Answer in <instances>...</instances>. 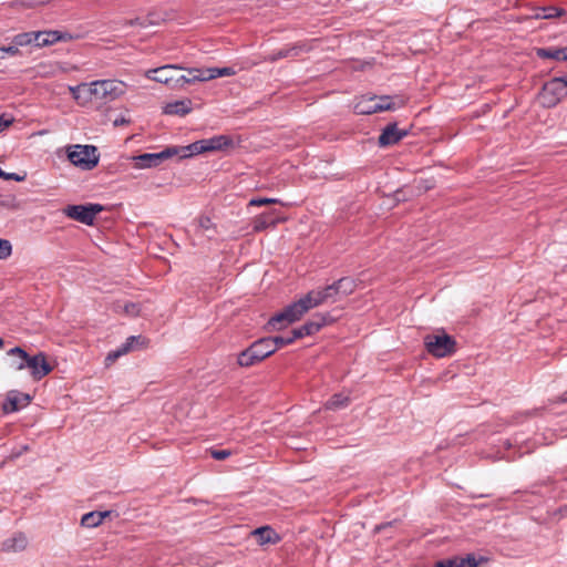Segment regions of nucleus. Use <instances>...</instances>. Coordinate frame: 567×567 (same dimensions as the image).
Returning a JSON list of instances; mask_svg holds the SVG:
<instances>
[{
  "mask_svg": "<svg viewBox=\"0 0 567 567\" xmlns=\"http://www.w3.org/2000/svg\"><path fill=\"white\" fill-rule=\"evenodd\" d=\"M560 78H561V80H563V82L565 84V89L567 91V75L566 76H560Z\"/></svg>",
  "mask_w": 567,
  "mask_h": 567,
  "instance_id": "obj_47",
  "label": "nucleus"
},
{
  "mask_svg": "<svg viewBox=\"0 0 567 567\" xmlns=\"http://www.w3.org/2000/svg\"><path fill=\"white\" fill-rule=\"evenodd\" d=\"M251 535L257 538L259 545L277 544L280 542V536L270 526H261L251 532Z\"/></svg>",
  "mask_w": 567,
  "mask_h": 567,
  "instance_id": "obj_18",
  "label": "nucleus"
},
{
  "mask_svg": "<svg viewBox=\"0 0 567 567\" xmlns=\"http://www.w3.org/2000/svg\"><path fill=\"white\" fill-rule=\"evenodd\" d=\"M3 344H4V342H3V340L0 338V349H2V348H3Z\"/></svg>",
  "mask_w": 567,
  "mask_h": 567,
  "instance_id": "obj_50",
  "label": "nucleus"
},
{
  "mask_svg": "<svg viewBox=\"0 0 567 567\" xmlns=\"http://www.w3.org/2000/svg\"><path fill=\"white\" fill-rule=\"evenodd\" d=\"M279 203V199L277 198H254L249 202L250 206H261V205H268V204H277Z\"/></svg>",
  "mask_w": 567,
  "mask_h": 567,
  "instance_id": "obj_42",
  "label": "nucleus"
},
{
  "mask_svg": "<svg viewBox=\"0 0 567 567\" xmlns=\"http://www.w3.org/2000/svg\"><path fill=\"white\" fill-rule=\"evenodd\" d=\"M250 348L255 354V359H259V361L266 359L275 352L272 341H270L268 338H261L255 341Z\"/></svg>",
  "mask_w": 567,
  "mask_h": 567,
  "instance_id": "obj_20",
  "label": "nucleus"
},
{
  "mask_svg": "<svg viewBox=\"0 0 567 567\" xmlns=\"http://www.w3.org/2000/svg\"><path fill=\"white\" fill-rule=\"evenodd\" d=\"M7 355L10 358L9 367L13 370H24L27 369V362L29 354L20 347H14L7 352Z\"/></svg>",
  "mask_w": 567,
  "mask_h": 567,
  "instance_id": "obj_17",
  "label": "nucleus"
},
{
  "mask_svg": "<svg viewBox=\"0 0 567 567\" xmlns=\"http://www.w3.org/2000/svg\"><path fill=\"white\" fill-rule=\"evenodd\" d=\"M269 224H270V221L268 220L267 216L261 215L255 219L254 229L256 231H261V230L266 229Z\"/></svg>",
  "mask_w": 567,
  "mask_h": 567,
  "instance_id": "obj_38",
  "label": "nucleus"
},
{
  "mask_svg": "<svg viewBox=\"0 0 567 567\" xmlns=\"http://www.w3.org/2000/svg\"><path fill=\"white\" fill-rule=\"evenodd\" d=\"M12 254V245L7 239H0V259H7Z\"/></svg>",
  "mask_w": 567,
  "mask_h": 567,
  "instance_id": "obj_35",
  "label": "nucleus"
},
{
  "mask_svg": "<svg viewBox=\"0 0 567 567\" xmlns=\"http://www.w3.org/2000/svg\"><path fill=\"white\" fill-rule=\"evenodd\" d=\"M111 514V512H90L82 516L81 525L87 528L97 527Z\"/></svg>",
  "mask_w": 567,
  "mask_h": 567,
  "instance_id": "obj_24",
  "label": "nucleus"
},
{
  "mask_svg": "<svg viewBox=\"0 0 567 567\" xmlns=\"http://www.w3.org/2000/svg\"><path fill=\"white\" fill-rule=\"evenodd\" d=\"M192 111V101L189 99H183L167 103L164 106V113L167 115H186Z\"/></svg>",
  "mask_w": 567,
  "mask_h": 567,
  "instance_id": "obj_21",
  "label": "nucleus"
},
{
  "mask_svg": "<svg viewBox=\"0 0 567 567\" xmlns=\"http://www.w3.org/2000/svg\"><path fill=\"white\" fill-rule=\"evenodd\" d=\"M130 124V120L126 118L125 116L121 115V116H117L114 121H113V125L114 126H123V125H127Z\"/></svg>",
  "mask_w": 567,
  "mask_h": 567,
  "instance_id": "obj_46",
  "label": "nucleus"
},
{
  "mask_svg": "<svg viewBox=\"0 0 567 567\" xmlns=\"http://www.w3.org/2000/svg\"><path fill=\"white\" fill-rule=\"evenodd\" d=\"M567 91L565 89V84L561 78H554L548 81L544 87L542 93L543 103L546 106L556 105L565 95Z\"/></svg>",
  "mask_w": 567,
  "mask_h": 567,
  "instance_id": "obj_9",
  "label": "nucleus"
},
{
  "mask_svg": "<svg viewBox=\"0 0 567 567\" xmlns=\"http://www.w3.org/2000/svg\"><path fill=\"white\" fill-rule=\"evenodd\" d=\"M102 210L103 207L100 204H89L70 205L64 209V213L69 218H72L85 225H93L96 215Z\"/></svg>",
  "mask_w": 567,
  "mask_h": 567,
  "instance_id": "obj_7",
  "label": "nucleus"
},
{
  "mask_svg": "<svg viewBox=\"0 0 567 567\" xmlns=\"http://www.w3.org/2000/svg\"><path fill=\"white\" fill-rule=\"evenodd\" d=\"M124 354H126V349H123V347L121 346L116 350H113V351L109 352L106 358H105V361H106L107 364H111V363L115 362L120 357H122Z\"/></svg>",
  "mask_w": 567,
  "mask_h": 567,
  "instance_id": "obj_36",
  "label": "nucleus"
},
{
  "mask_svg": "<svg viewBox=\"0 0 567 567\" xmlns=\"http://www.w3.org/2000/svg\"><path fill=\"white\" fill-rule=\"evenodd\" d=\"M210 454L213 458L221 461L229 457L231 452L229 450H213Z\"/></svg>",
  "mask_w": 567,
  "mask_h": 567,
  "instance_id": "obj_43",
  "label": "nucleus"
},
{
  "mask_svg": "<svg viewBox=\"0 0 567 567\" xmlns=\"http://www.w3.org/2000/svg\"><path fill=\"white\" fill-rule=\"evenodd\" d=\"M198 229L203 233H214L215 226L209 217L202 216L198 219Z\"/></svg>",
  "mask_w": 567,
  "mask_h": 567,
  "instance_id": "obj_34",
  "label": "nucleus"
},
{
  "mask_svg": "<svg viewBox=\"0 0 567 567\" xmlns=\"http://www.w3.org/2000/svg\"><path fill=\"white\" fill-rule=\"evenodd\" d=\"M20 54V50L13 43L9 47H0V59H4L6 55L17 56Z\"/></svg>",
  "mask_w": 567,
  "mask_h": 567,
  "instance_id": "obj_37",
  "label": "nucleus"
},
{
  "mask_svg": "<svg viewBox=\"0 0 567 567\" xmlns=\"http://www.w3.org/2000/svg\"><path fill=\"white\" fill-rule=\"evenodd\" d=\"M505 444H506L507 447L512 446V443L508 440L505 441Z\"/></svg>",
  "mask_w": 567,
  "mask_h": 567,
  "instance_id": "obj_49",
  "label": "nucleus"
},
{
  "mask_svg": "<svg viewBox=\"0 0 567 567\" xmlns=\"http://www.w3.org/2000/svg\"><path fill=\"white\" fill-rule=\"evenodd\" d=\"M233 145L228 135H216L210 138L196 141L187 146L179 147L181 158L190 157L206 152L223 151Z\"/></svg>",
  "mask_w": 567,
  "mask_h": 567,
  "instance_id": "obj_3",
  "label": "nucleus"
},
{
  "mask_svg": "<svg viewBox=\"0 0 567 567\" xmlns=\"http://www.w3.org/2000/svg\"><path fill=\"white\" fill-rule=\"evenodd\" d=\"M69 161L82 169H93L99 163L97 148L93 145H72L68 148Z\"/></svg>",
  "mask_w": 567,
  "mask_h": 567,
  "instance_id": "obj_4",
  "label": "nucleus"
},
{
  "mask_svg": "<svg viewBox=\"0 0 567 567\" xmlns=\"http://www.w3.org/2000/svg\"><path fill=\"white\" fill-rule=\"evenodd\" d=\"M268 339L270 341H272L274 351H276L279 348H282L285 346L292 343L297 338H293V331H292L291 336H289V337H269Z\"/></svg>",
  "mask_w": 567,
  "mask_h": 567,
  "instance_id": "obj_33",
  "label": "nucleus"
},
{
  "mask_svg": "<svg viewBox=\"0 0 567 567\" xmlns=\"http://www.w3.org/2000/svg\"><path fill=\"white\" fill-rule=\"evenodd\" d=\"M406 134L408 131L400 130L395 123L389 124L382 130V133L379 136V144L380 146L396 144L406 136Z\"/></svg>",
  "mask_w": 567,
  "mask_h": 567,
  "instance_id": "obj_14",
  "label": "nucleus"
},
{
  "mask_svg": "<svg viewBox=\"0 0 567 567\" xmlns=\"http://www.w3.org/2000/svg\"><path fill=\"white\" fill-rule=\"evenodd\" d=\"M537 55L544 59L567 61V47L561 49H538Z\"/></svg>",
  "mask_w": 567,
  "mask_h": 567,
  "instance_id": "obj_25",
  "label": "nucleus"
},
{
  "mask_svg": "<svg viewBox=\"0 0 567 567\" xmlns=\"http://www.w3.org/2000/svg\"><path fill=\"white\" fill-rule=\"evenodd\" d=\"M12 43L17 45V49H19L20 47L35 44L34 31L16 34L12 38Z\"/></svg>",
  "mask_w": 567,
  "mask_h": 567,
  "instance_id": "obj_28",
  "label": "nucleus"
},
{
  "mask_svg": "<svg viewBox=\"0 0 567 567\" xmlns=\"http://www.w3.org/2000/svg\"><path fill=\"white\" fill-rule=\"evenodd\" d=\"M424 346L430 354L444 358L455 352V340L445 332L429 334L424 338Z\"/></svg>",
  "mask_w": 567,
  "mask_h": 567,
  "instance_id": "obj_5",
  "label": "nucleus"
},
{
  "mask_svg": "<svg viewBox=\"0 0 567 567\" xmlns=\"http://www.w3.org/2000/svg\"><path fill=\"white\" fill-rule=\"evenodd\" d=\"M13 122L12 117H6L4 115H0V133L8 128Z\"/></svg>",
  "mask_w": 567,
  "mask_h": 567,
  "instance_id": "obj_45",
  "label": "nucleus"
},
{
  "mask_svg": "<svg viewBox=\"0 0 567 567\" xmlns=\"http://www.w3.org/2000/svg\"><path fill=\"white\" fill-rule=\"evenodd\" d=\"M478 560L474 555L468 554L465 557H451L439 560L434 564V567H477Z\"/></svg>",
  "mask_w": 567,
  "mask_h": 567,
  "instance_id": "obj_15",
  "label": "nucleus"
},
{
  "mask_svg": "<svg viewBox=\"0 0 567 567\" xmlns=\"http://www.w3.org/2000/svg\"><path fill=\"white\" fill-rule=\"evenodd\" d=\"M323 291H324L328 302L329 301L334 302L342 298V296L340 295V290L337 286V282H333V284L324 287Z\"/></svg>",
  "mask_w": 567,
  "mask_h": 567,
  "instance_id": "obj_32",
  "label": "nucleus"
},
{
  "mask_svg": "<svg viewBox=\"0 0 567 567\" xmlns=\"http://www.w3.org/2000/svg\"><path fill=\"white\" fill-rule=\"evenodd\" d=\"M563 401H567V392L563 395Z\"/></svg>",
  "mask_w": 567,
  "mask_h": 567,
  "instance_id": "obj_51",
  "label": "nucleus"
},
{
  "mask_svg": "<svg viewBox=\"0 0 567 567\" xmlns=\"http://www.w3.org/2000/svg\"><path fill=\"white\" fill-rule=\"evenodd\" d=\"M350 398L343 393H337L332 395L324 404L327 410H340L348 406Z\"/></svg>",
  "mask_w": 567,
  "mask_h": 567,
  "instance_id": "obj_26",
  "label": "nucleus"
},
{
  "mask_svg": "<svg viewBox=\"0 0 567 567\" xmlns=\"http://www.w3.org/2000/svg\"><path fill=\"white\" fill-rule=\"evenodd\" d=\"M116 311L123 312L130 317H136L140 315L141 307L136 302H125V303H117L116 305Z\"/></svg>",
  "mask_w": 567,
  "mask_h": 567,
  "instance_id": "obj_31",
  "label": "nucleus"
},
{
  "mask_svg": "<svg viewBox=\"0 0 567 567\" xmlns=\"http://www.w3.org/2000/svg\"><path fill=\"white\" fill-rule=\"evenodd\" d=\"M328 302L323 288L313 289L296 302L286 307L268 321L272 330H280L290 323L298 321L309 310Z\"/></svg>",
  "mask_w": 567,
  "mask_h": 567,
  "instance_id": "obj_2",
  "label": "nucleus"
},
{
  "mask_svg": "<svg viewBox=\"0 0 567 567\" xmlns=\"http://www.w3.org/2000/svg\"><path fill=\"white\" fill-rule=\"evenodd\" d=\"M31 402V396L28 393L18 390H11L7 393L6 399L1 405L3 413H14L27 408Z\"/></svg>",
  "mask_w": 567,
  "mask_h": 567,
  "instance_id": "obj_10",
  "label": "nucleus"
},
{
  "mask_svg": "<svg viewBox=\"0 0 567 567\" xmlns=\"http://www.w3.org/2000/svg\"><path fill=\"white\" fill-rule=\"evenodd\" d=\"M340 290V295L343 297L351 295L355 289V282L351 278H341L336 281Z\"/></svg>",
  "mask_w": 567,
  "mask_h": 567,
  "instance_id": "obj_29",
  "label": "nucleus"
},
{
  "mask_svg": "<svg viewBox=\"0 0 567 567\" xmlns=\"http://www.w3.org/2000/svg\"><path fill=\"white\" fill-rule=\"evenodd\" d=\"M35 47H49L61 40L58 31H34Z\"/></svg>",
  "mask_w": 567,
  "mask_h": 567,
  "instance_id": "obj_23",
  "label": "nucleus"
},
{
  "mask_svg": "<svg viewBox=\"0 0 567 567\" xmlns=\"http://www.w3.org/2000/svg\"><path fill=\"white\" fill-rule=\"evenodd\" d=\"M183 69L184 68L178 66V65L167 64V65L159 66L157 69L146 71L145 76L153 81L166 84L173 89V83L176 78V71L183 70Z\"/></svg>",
  "mask_w": 567,
  "mask_h": 567,
  "instance_id": "obj_11",
  "label": "nucleus"
},
{
  "mask_svg": "<svg viewBox=\"0 0 567 567\" xmlns=\"http://www.w3.org/2000/svg\"><path fill=\"white\" fill-rule=\"evenodd\" d=\"M327 323L324 315H316L312 319L307 321L301 327L293 330V338H303L318 332Z\"/></svg>",
  "mask_w": 567,
  "mask_h": 567,
  "instance_id": "obj_13",
  "label": "nucleus"
},
{
  "mask_svg": "<svg viewBox=\"0 0 567 567\" xmlns=\"http://www.w3.org/2000/svg\"><path fill=\"white\" fill-rule=\"evenodd\" d=\"M306 44L303 43H296L286 48H282L276 52H274L271 55H269V61H277L279 59L288 58V56H297L301 52L308 51Z\"/></svg>",
  "mask_w": 567,
  "mask_h": 567,
  "instance_id": "obj_22",
  "label": "nucleus"
},
{
  "mask_svg": "<svg viewBox=\"0 0 567 567\" xmlns=\"http://www.w3.org/2000/svg\"><path fill=\"white\" fill-rule=\"evenodd\" d=\"M178 155L181 157L179 147H167L159 153H145L132 156L134 166L137 169L152 168L158 166L164 159Z\"/></svg>",
  "mask_w": 567,
  "mask_h": 567,
  "instance_id": "obj_6",
  "label": "nucleus"
},
{
  "mask_svg": "<svg viewBox=\"0 0 567 567\" xmlns=\"http://www.w3.org/2000/svg\"><path fill=\"white\" fill-rule=\"evenodd\" d=\"M130 23H131V24H135V23H138V24H140V20H138V19H136L135 21H133V20H132V21H130ZM141 25H144V24H143V23H141Z\"/></svg>",
  "mask_w": 567,
  "mask_h": 567,
  "instance_id": "obj_48",
  "label": "nucleus"
},
{
  "mask_svg": "<svg viewBox=\"0 0 567 567\" xmlns=\"http://www.w3.org/2000/svg\"><path fill=\"white\" fill-rule=\"evenodd\" d=\"M0 178H3L6 181H16V182H22L24 181V175H19L17 173H7L0 168Z\"/></svg>",
  "mask_w": 567,
  "mask_h": 567,
  "instance_id": "obj_41",
  "label": "nucleus"
},
{
  "mask_svg": "<svg viewBox=\"0 0 567 567\" xmlns=\"http://www.w3.org/2000/svg\"><path fill=\"white\" fill-rule=\"evenodd\" d=\"M140 337L131 336L126 339V341L122 344L123 349H126V353H128L133 348L134 343L137 342Z\"/></svg>",
  "mask_w": 567,
  "mask_h": 567,
  "instance_id": "obj_44",
  "label": "nucleus"
},
{
  "mask_svg": "<svg viewBox=\"0 0 567 567\" xmlns=\"http://www.w3.org/2000/svg\"><path fill=\"white\" fill-rule=\"evenodd\" d=\"M188 74L190 75V80L194 82H205L209 80H214L221 76H233L237 72L234 68H190L187 69Z\"/></svg>",
  "mask_w": 567,
  "mask_h": 567,
  "instance_id": "obj_8",
  "label": "nucleus"
},
{
  "mask_svg": "<svg viewBox=\"0 0 567 567\" xmlns=\"http://www.w3.org/2000/svg\"><path fill=\"white\" fill-rule=\"evenodd\" d=\"M565 13V10L557 7H543L537 10L535 13L536 19H554L561 17Z\"/></svg>",
  "mask_w": 567,
  "mask_h": 567,
  "instance_id": "obj_27",
  "label": "nucleus"
},
{
  "mask_svg": "<svg viewBox=\"0 0 567 567\" xmlns=\"http://www.w3.org/2000/svg\"><path fill=\"white\" fill-rule=\"evenodd\" d=\"M27 546H28L27 536L22 533H17L13 536L7 538L2 543L1 548L3 551L17 553V551L24 550L27 548Z\"/></svg>",
  "mask_w": 567,
  "mask_h": 567,
  "instance_id": "obj_19",
  "label": "nucleus"
},
{
  "mask_svg": "<svg viewBox=\"0 0 567 567\" xmlns=\"http://www.w3.org/2000/svg\"><path fill=\"white\" fill-rule=\"evenodd\" d=\"M375 100H378V102H375L377 105H388V107L385 109V111H389V110H394L395 109V104L391 102V97L388 96V95H382V96H373Z\"/></svg>",
  "mask_w": 567,
  "mask_h": 567,
  "instance_id": "obj_39",
  "label": "nucleus"
},
{
  "mask_svg": "<svg viewBox=\"0 0 567 567\" xmlns=\"http://www.w3.org/2000/svg\"><path fill=\"white\" fill-rule=\"evenodd\" d=\"M125 82L116 79L96 80L69 86L73 100L80 106L104 105L111 103L126 93Z\"/></svg>",
  "mask_w": 567,
  "mask_h": 567,
  "instance_id": "obj_1",
  "label": "nucleus"
},
{
  "mask_svg": "<svg viewBox=\"0 0 567 567\" xmlns=\"http://www.w3.org/2000/svg\"><path fill=\"white\" fill-rule=\"evenodd\" d=\"M237 362L240 367H250L260 361L259 359H255V354L251 348L249 347L248 349L239 353Z\"/></svg>",
  "mask_w": 567,
  "mask_h": 567,
  "instance_id": "obj_30",
  "label": "nucleus"
},
{
  "mask_svg": "<svg viewBox=\"0 0 567 567\" xmlns=\"http://www.w3.org/2000/svg\"><path fill=\"white\" fill-rule=\"evenodd\" d=\"M373 96H362L354 105V111L358 114H373L378 112H383L388 107V105H377Z\"/></svg>",
  "mask_w": 567,
  "mask_h": 567,
  "instance_id": "obj_16",
  "label": "nucleus"
},
{
  "mask_svg": "<svg viewBox=\"0 0 567 567\" xmlns=\"http://www.w3.org/2000/svg\"><path fill=\"white\" fill-rule=\"evenodd\" d=\"M27 369H29L31 377L39 381L52 371V367L47 361V355L43 352H39L35 355H29L27 362Z\"/></svg>",
  "mask_w": 567,
  "mask_h": 567,
  "instance_id": "obj_12",
  "label": "nucleus"
},
{
  "mask_svg": "<svg viewBox=\"0 0 567 567\" xmlns=\"http://www.w3.org/2000/svg\"><path fill=\"white\" fill-rule=\"evenodd\" d=\"M189 83H193V81L190 80V75L189 74H188V76L179 75V76L175 78V81L173 83V89H182L186 84H189Z\"/></svg>",
  "mask_w": 567,
  "mask_h": 567,
  "instance_id": "obj_40",
  "label": "nucleus"
}]
</instances>
